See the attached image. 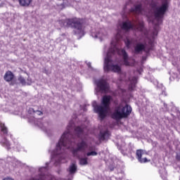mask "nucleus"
<instances>
[{
	"mask_svg": "<svg viewBox=\"0 0 180 180\" xmlns=\"http://www.w3.org/2000/svg\"><path fill=\"white\" fill-rule=\"evenodd\" d=\"M74 130V122L70 121L67 127V131L63 133L58 143L56 144V148L51 153V162L57 167L60 162H65V150H68L72 143L75 142V136L71 131Z\"/></svg>",
	"mask_w": 180,
	"mask_h": 180,
	"instance_id": "nucleus-1",
	"label": "nucleus"
},
{
	"mask_svg": "<svg viewBox=\"0 0 180 180\" xmlns=\"http://www.w3.org/2000/svg\"><path fill=\"white\" fill-rule=\"evenodd\" d=\"M122 34L120 30H117V34L115 39L111 41V46L106 53V57L104 59V71L105 72H109L112 71L113 72H117L120 74L122 72V68L118 65H115L112 60V56L117 51L120 53L119 48L120 47V39H122Z\"/></svg>",
	"mask_w": 180,
	"mask_h": 180,
	"instance_id": "nucleus-2",
	"label": "nucleus"
},
{
	"mask_svg": "<svg viewBox=\"0 0 180 180\" xmlns=\"http://www.w3.org/2000/svg\"><path fill=\"white\" fill-rule=\"evenodd\" d=\"M110 101H112V96H103L101 100V105H98L96 101H93L92 103L94 112L98 113L101 120H103L109 112V109L110 108Z\"/></svg>",
	"mask_w": 180,
	"mask_h": 180,
	"instance_id": "nucleus-3",
	"label": "nucleus"
},
{
	"mask_svg": "<svg viewBox=\"0 0 180 180\" xmlns=\"http://www.w3.org/2000/svg\"><path fill=\"white\" fill-rule=\"evenodd\" d=\"M63 23L65 27H72L74 34H78L79 36H84V25H82V20L79 18L67 19L61 21Z\"/></svg>",
	"mask_w": 180,
	"mask_h": 180,
	"instance_id": "nucleus-4",
	"label": "nucleus"
},
{
	"mask_svg": "<svg viewBox=\"0 0 180 180\" xmlns=\"http://www.w3.org/2000/svg\"><path fill=\"white\" fill-rule=\"evenodd\" d=\"M130 113H131V107L130 105L126 104L125 106L123 107L122 104H120L115 108L111 117L114 120H120L130 116Z\"/></svg>",
	"mask_w": 180,
	"mask_h": 180,
	"instance_id": "nucleus-5",
	"label": "nucleus"
},
{
	"mask_svg": "<svg viewBox=\"0 0 180 180\" xmlns=\"http://www.w3.org/2000/svg\"><path fill=\"white\" fill-rule=\"evenodd\" d=\"M168 11V3L165 2L162 4L160 6H158L155 8L154 10V16L155 20L158 22L155 24V32H153V36H157L158 34V31H157V27L162 23V19H164V15H165V13Z\"/></svg>",
	"mask_w": 180,
	"mask_h": 180,
	"instance_id": "nucleus-6",
	"label": "nucleus"
},
{
	"mask_svg": "<svg viewBox=\"0 0 180 180\" xmlns=\"http://www.w3.org/2000/svg\"><path fill=\"white\" fill-rule=\"evenodd\" d=\"M121 29L122 30H125L126 32H129L130 29L132 30H138V32H141L142 33H144L146 39L148 40L147 38V31H146V28H144V24L143 22L134 23L131 21H125L122 22Z\"/></svg>",
	"mask_w": 180,
	"mask_h": 180,
	"instance_id": "nucleus-7",
	"label": "nucleus"
},
{
	"mask_svg": "<svg viewBox=\"0 0 180 180\" xmlns=\"http://www.w3.org/2000/svg\"><path fill=\"white\" fill-rule=\"evenodd\" d=\"M132 3V0H129V1L126 3V5L124 6L122 12V15L123 18H127V15H129V13H141V11H143V4L141 3L135 4L134 7L131 8L129 10H127V6H129V4Z\"/></svg>",
	"mask_w": 180,
	"mask_h": 180,
	"instance_id": "nucleus-8",
	"label": "nucleus"
},
{
	"mask_svg": "<svg viewBox=\"0 0 180 180\" xmlns=\"http://www.w3.org/2000/svg\"><path fill=\"white\" fill-rule=\"evenodd\" d=\"M153 49V41H149V45L147 41L137 42L134 46V54H141L143 51L148 54Z\"/></svg>",
	"mask_w": 180,
	"mask_h": 180,
	"instance_id": "nucleus-9",
	"label": "nucleus"
},
{
	"mask_svg": "<svg viewBox=\"0 0 180 180\" xmlns=\"http://www.w3.org/2000/svg\"><path fill=\"white\" fill-rule=\"evenodd\" d=\"M94 83L96 85V88L95 89L96 95H98V92L105 94L109 91V83L106 80L103 79H96Z\"/></svg>",
	"mask_w": 180,
	"mask_h": 180,
	"instance_id": "nucleus-10",
	"label": "nucleus"
},
{
	"mask_svg": "<svg viewBox=\"0 0 180 180\" xmlns=\"http://www.w3.org/2000/svg\"><path fill=\"white\" fill-rule=\"evenodd\" d=\"M86 148H88V142H86L85 139H82L81 141L76 144V148H72L71 149V153L74 157H78L79 153L85 151Z\"/></svg>",
	"mask_w": 180,
	"mask_h": 180,
	"instance_id": "nucleus-11",
	"label": "nucleus"
},
{
	"mask_svg": "<svg viewBox=\"0 0 180 180\" xmlns=\"http://www.w3.org/2000/svg\"><path fill=\"white\" fill-rule=\"evenodd\" d=\"M0 127L3 134H4V138L0 141V144L2 147H4L7 151H9L12 148L11 147V142L6 139V136H8V128L5 127V124L4 123H1Z\"/></svg>",
	"mask_w": 180,
	"mask_h": 180,
	"instance_id": "nucleus-12",
	"label": "nucleus"
},
{
	"mask_svg": "<svg viewBox=\"0 0 180 180\" xmlns=\"http://www.w3.org/2000/svg\"><path fill=\"white\" fill-rule=\"evenodd\" d=\"M108 34L105 28H94L91 31V36L94 39H100L102 40L103 37H105Z\"/></svg>",
	"mask_w": 180,
	"mask_h": 180,
	"instance_id": "nucleus-13",
	"label": "nucleus"
},
{
	"mask_svg": "<svg viewBox=\"0 0 180 180\" xmlns=\"http://www.w3.org/2000/svg\"><path fill=\"white\" fill-rule=\"evenodd\" d=\"M77 169L78 167L77 166V164H70L68 169H67L68 172H69L68 180H72V179L74 178V175H75V174L77 173Z\"/></svg>",
	"mask_w": 180,
	"mask_h": 180,
	"instance_id": "nucleus-14",
	"label": "nucleus"
},
{
	"mask_svg": "<svg viewBox=\"0 0 180 180\" xmlns=\"http://www.w3.org/2000/svg\"><path fill=\"white\" fill-rule=\"evenodd\" d=\"M110 137V132L108 130L101 131L98 135L99 141H108Z\"/></svg>",
	"mask_w": 180,
	"mask_h": 180,
	"instance_id": "nucleus-15",
	"label": "nucleus"
},
{
	"mask_svg": "<svg viewBox=\"0 0 180 180\" xmlns=\"http://www.w3.org/2000/svg\"><path fill=\"white\" fill-rule=\"evenodd\" d=\"M34 124L42 129L44 131H47V127L49 126V123L43 122L42 119H35L34 120Z\"/></svg>",
	"mask_w": 180,
	"mask_h": 180,
	"instance_id": "nucleus-16",
	"label": "nucleus"
},
{
	"mask_svg": "<svg viewBox=\"0 0 180 180\" xmlns=\"http://www.w3.org/2000/svg\"><path fill=\"white\" fill-rule=\"evenodd\" d=\"M87 153H85L86 157H96L98 152L96 151V147L90 146L87 148Z\"/></svg>",
	"mask_w": 180,
	"mask_h": 180,
	"instance_id": "nucleus-17",
	"label": "nucleus"
},
{
	"mask_svg": "<svg viewBox=\"0 0 180 180\" xmlns=\"http://www.w3.org/2000/svg\"><path fill=\"white\" fill-rule=\"evenodd\" d=\"M136 155L138 161L141 162V164H143L144 162H148V160H147V158H141V157L143 156V150H137L136 152Z\"/></svg>",
	"mask_w": 180,
	"mask_h": 180,
	"instance_id": "nucleus-18",
	"label": "nucleus"
},
{
	"mask_svg": "<svg viewBox=\"0 0 180 180\" xmlns=\"http://www.w3.org/2000/svg\"><path fill=\"white\" fill-rule=\"evenodd\" d=\"M129 91H133L136 88V84H137V78L132 77L129 78L128 81Z\"/></svg>",
	"mask_w": 180,
	"mask_h": 180,
	"instance_id": "nucleus-19",
	"label": "nucleus"
},
{
	"mask_svg": "<svg viewBox=\"0 0 180 180\" xmlns=\"http://www.w3.org/2000/svg\"><path fill=\"white\" fill-rule=\"evenodd\" d=\"M120 53L123 57L124 65H130V63H129V55H127V52H126L124 49H121Z\"/></svg>",
	"mask_w": 180,
	"mask_h": 180,
	"instance_id": "nucleus-20",
	"label": "nucleus"
},
{
	"mask_svg": "<svg viewBox=\"0 0 180 180\" xmlns=\"http://www.w3.org/2000/svg\"><path fill=\"white\" fill-rule=\"evenodd\" d=\"M85 133V129H83L81 127H77L75 128V134L77 136V137H79L81 139L82 137L83 134Z\"/></svg>",
	"mask_w": 180,
	"mask_h": 180,
	"instance_id": "nucleus-21",
	"label": "nucleus"
},
{
	"mask_svg": "<svg viewBox=\"0 0 180 180\" xmlns=\"http://www.w3.org/2000/svg\"><path fill=\"white\" fill-rule=\"evenodd\" d=\"M4 81H6V82H11L13 78H15V75L11 71H7L4 75Z\"/></svg>",
	"mask_w": 180,
	"mask_h": 180,
	"instance_id": "nucleus-22",
	"label": "nucleus"
},
{
	"mask_svg": "<svg viewBox=\"0 0 180 180\" xmlns=\"http://www.w3.org/2000/svg\"><path fill=\"white\" fill-rule=\"evenodd\" d=\"M29 113H32V112L34 113V116L38 115V116H41L43 115V112L40 110H34L33 108H30L29 110Z\"/></svg>",
	"mask_w": 180,
	"mask_h": 180,
	"instance_id": "nucleus-23",
	"label": "nucleus"
},
{
	"mask_svg": "<svg viewBox=\"0 0 180 180\" xmlns=\"http://www.w3.org/2000/svg\"><path fill=\"white\" fill-rule=\"evenodd\" d=\"M79 164L80 165H88V158H80Z\"/></svg>",
	"mask_w": 180,
	"mask_h": 180,
	"instance_id": "nucleus-24",
	"label": "nucleus"
},
{
	"mask_svg": "<svg viewBox=\"0 0 180 180\" xmlns=\"http://www.w3.org/2000/svg\"><path fill=\"white\" fill-rule=\"evenodd\" d=\"M68 5H70L68 1L67 0H63V4L58 5V6L60 9H64V8H65V6H68Z\"/></svg>",
	"mask_w": 180,
	"mask_h": 180,
	"instance_id": "nucleus-25",
	"label": "nucleus"
},
{
	"mask_svg": "<svg viewBox=\"0 0 180 180\" xmlns=\"http://www.w3.org/2000/svg\"><path fill=\"white\" fill-rule=\"evenodd\" d=\"M18 81L22 84V85H26V79H25V77L20 76L18 77Z\"/></svg>",
	"mask_w": 180,
	"mask_h": 180,
	"instance_id": "nucleus-26",
	"label": "nucleus"
},
{
	"mask_svg": "<svg viewBox=\"0 0 180 180\" xmlns=\"http://www.w3.org/2000/svg\"><path fill=\"white\" fill-rule=\"evenodd\" d=\"M160 176L163 180L167 179V170L164 169L162 173H160Z\"/></svg>",
	"mask_w": 180,
	"mask_h": 180,
	"instance_id": "nucleus-27",
	"label": "nucleus"
},
{
	"mask_svg": "<svg viewBox=\"0 0 180 180\" xmlns=\"http://www.w3.org/2000/svg\"><path fill=\"white\" fill-rule=\"evenodd\" d=\"M125 45L127 47V49H130V44H131V41H130V39H127L124 41Z\"/></svg>",
	"mask_w": 180,
	"mask_h": 180,
	"instance_id": "nucleus-28",
	"label": "nucleus"
},
{
	"mask_svg": "<svg viewBox=\"0 0 180 180\" xmlns=\"http://www.w3.org/2000/svg\"><path fill=\"white\" fill-rule=\"evenodd\" d=\"M14 150H17V151H22V147L20 146V144L19 143H16V146L13 147Z\"/></svg>",
	"mask_w": 180,
	"mask_h": 180,
	"instance_id": "nucleus-29",
	"label": "nucleus"
},
{
	"mask_svg": "<svg viewBox=\"0 0 180 180\" xmlns=\"http://www.w3.org/2000/svg\"><path fill=\"white\" fill-rule=\"evenodd\" d=\"M86 65L87 67H89V68H90L91 70V71H98L96 69H94V68H92V66L91 65V62H86Z\"/></svg>",
	"mask_w": 180,
	"mask_h": 180,
	"instance_id": "nucleus-30",
	"label": "nucleus"
},
{
	"mask_svg": "<svg viewBox=\"0 0 180 180\" xmlns=\"http://www.w3.org/2000/svg\"><path fill=\"white\" fill-rule=\"evenodd\" d=\"M27 85H32V79L30 77L27 78Z\"/></svg>",
	"mask_w": 180,
	"mask_h": 180,
	"instance_id": "nucleus-31",
	"label": "nucleus"
},
{
	"mask_svg": "<svg viewBox=\"0 0 180 180\" xmlns=\"http://www.w3.org/2000/svg\"><path fill=\"white\" fill-rule=\"evenodd\" d=\"M176 160L180 161V153L176 154Z\"/></svg>",
	"mask_w": 180,
	"mask_h": 180,
	"instance_id": "nucleus-32",
	"label": "nucleus"
},
{
	"mask_svg": "<svg viewBox=\"0 0 180 180\" xmlns=\"http://www.w3.org/2000/svg\"><path fill=\"white\" fill-rule=\"evenodd\" d=\"M124 75H125L124 74H121L120 75V78H121L120 80L121 81H124V79L122 77H124Z\"/></svg>",
	"mask_w": 180,
	"mask_h": 180,
	"instance_id": "nucleus-33",
	"label": "nucleus"
},
{
	"mask_svg": "<svg viewBox=\"0 0 180 180\" xmlns=\"http://www.w3.org/2000/svg\"><path fill=\"white\" fill-rule=\"evenodd\" d=\"M164 105V108L165 109V110H168V108L167 107V104L165 103H163Z\"/></svg>",
	"mask_w": 180,
	"mask_h": 180,
	"instance_id": "nucleus-34",
	"label": "nucleus"
},
{
	"mask_svg": "<svg viewBox=\"0 0 180 180\" xmlns=\"http://www.w3.org/2000/svg\"><path fill=\"white\" fill-rule=\"evenodd\" d=\"M3 180H13V179L11 178V177H6Z\"/></svg>",
	"mask_w": 180,
	"mask_h": 180,
	"instance_id": "nucleus-35",
	"label": "nucleus"
},
{
	"mask_svg": "<svg viewBox=\"0 0 180 180\" xmlns=\"http://www.w3.org/2000/svg\"><path fill=\"white\" fill-rule=\"evenodd\" d=\"M146 58H147L146 56H143V57H142V59H143V61L146 60Z\"/></svg>",
	"mask_w": 180,
	"mask_h": 180,
	"instance_id": "nucleus-36",
	"label": "nucleus"
},
{
	"mask_svg": "<svg viewBox=\"0 0 180 180\" xmlns=\"http://www.w3.org/2000/svg\"><path fill=\"white\" fill-rule=\"evenodd\" d=\"M162 95H165V96H167V94L165 93V91H162Z\"/></svg>",
	"mask_w": 180,
	"mask_h": 180,
	"instance_id": "nucleus-37",
	"label": "nucleus"
},
{
	"mask_svg": "<svg viewBox=\"0 0 180 180\" xmlns=\"http://www.w3.org/2000/svg\"><path fill=\"white\" fill-rule=\"evenodd\" d=\"M0 6H2V0H0Z\"/></svg>",
	"mask_w": 180,
	"mask_h": 180,
	"instance_id": "nucleus-38",
	"label": "nucleus"
},
{
	"mask_svg": "<svg viewBox=\"0 0 180 180\" xmlns=\"http://www.w3.org/2000/svg\"><path fill=\"white\" fill-rule=\"evenodd\" d=\"M110 171H113V168H110Z\"/></svg>",
	"mask_w": 180,
	"mask_h": 180,
	"instance_id": "nucleus-39",
	"label": "nucleus"
},
{
	"mask_svg": "<svg viewBox=\"0 0 180 180\" xmlns=\"http://www.w3.org/2000/svg\"><path fill=\"white\" fill-rule=\"evenodd\" d=\"M62 36H65V34H63Z\"/></svg>",
	"mask_w": 180,
	"mask_h": 180,
	"instance_id": "nucleus-40",
	"label": "nucleus"
}]
</instances>
